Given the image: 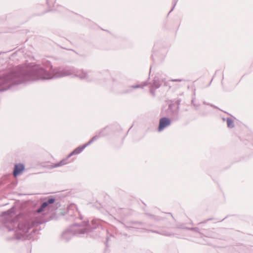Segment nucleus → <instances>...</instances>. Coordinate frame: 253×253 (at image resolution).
I'll use <instances>...</instances> for the list:
<instances>
[{
	"instance_id": "1",
	"label": "nucleus",
	"mask_w": 253,
	"mask_h": 253,
	"mask_svg": "<svg viewBox=\"0 0 253 253\" xmlns=\"http://www.w3.org/2000/svg\"><path fill=\"white\" fill-rule=\"evenodd\" d=\"M51 69V66L49 63L46 66L45 69L42 67L38 68L35 67L34 68V74L36 76L37 79L44 80L63 77L71 76L73 74L81 79H84L86 76V74L82 70L78 71L75 73L71 69H54L52 70V73L47 72H49Z\"/></svg>"
},
{
	"instance_id": "2",
	"label": "nucleus",
	"mask_w": 253,
	"mask_h": 253,
	"mask_svg": "<svg viewBox=\"0 0 253 253\" xmlns=\"http://www.w3.org/2000/svg\"><path fill=\"white\" fill-rule=\"evenodd\" d=\"M55 201L54 198H50L46 202H44L41 207L37 210V212L40 213L49 209V205L53 204Z\"/></svg>"
},
{
	"instance_id": "3",
	"label": "nucleus",
	"mask_w": 253,
	"mask_h": 253,
	"mask_svg": "<svg viewBox=\"0 0 253 253\" xmlns=\"http://www.w3.org/2000/svg\"><path fill=\"white\" fill-rule=\"evenodd\" d=\"M170 124V120L167 118H163L160 120V124L159 126V130L161 131L166 127L169 126Z\"/></svg>"
},
{
	"instance_id": "4",
	"label": "nucleus",
	"mask_w": 253,
	"mask_h": 253,
	"mask_svg": "<svg viewBox=\"0 0 253 253\" xmlns=\"http://www.w3.org/2000/svg\"><path fill=\"white\" fill-rule=\"evenodd\" d=\"M95 139V137H93L90 141H89L86 144L84 145L83 146H80L77 148L68 156V157H70L73 155L78 154L80 153L87 146L89 145Z\"/></svg>"
},
{
	"instance_id": "5",
	"label": "nucleus",
	"mask_w": 253,
	"mask_h": 253,
	"mask_svg": "<svg viewBox=\"0 0 253 253\" xmlns=\"http://www.w3.org/2000/svg\"><path fill=\"white\" fill-rule=\"evenodd\" d=\"M24 169V166L23 164H19L15 165L13 174L15 177L21 174Z\"/></svg>"
},
{
	"instance_id": "6",
	"label": "nucleus",
	"mask_w": 253,
	"mask_h": 253,
	"mask_svg": "<svg viewBox=\"0 0 253 253\" xmlns=\"http://www.w3.org/2000/svg\"><path fill=\"white\" fill-rule=\"evenodd\" d=\"M227 123L228 127L232 128L234 126V123L232 120L228 118L227 119Z\"/></svg>"
},
{
	"instance_id": "7",
	"label": "nucleus",
	"mask_w": 253,
	"mask_h": 253,
	"mask_svg": "<svg viewBox=\"0 0 253 253\" xmlns=\"http://www.w3.org/2000/svg\"><path fill=\"white\" fill-rule=\"evenodd\" d=\"M65 162V160H63L60 161L59 163L55 164L53 167H58L63 166V165L66 164V163Z\"/></svg>"
},
{
	"instance_id": "8",
	"label": "nucleus",
	"mask_w": 253,
	"mask_h": 253,
	"mask_svg": "<svg viewBox=\"0 0 253 253\" xmlns=\"http://www.w3.org/2000/svg\"><path fill=\"white\" fill-rule=\"evenodd\" d=\"M68 234H70V232H67L64 233V234H63V237H64V238H65V236H66V235H68Z\"/></svg>"
},
{
	"instance_id": "9",
	"label": "nucleus",
	"mask_w": 253,
	"mask_h": 253,
	"mask_svg": "<svg viewBox=\"0 0 253 253\" xmlns=\"http://www.w3.org/2000/svg\"><path fill=\"white\" fill-rule=\"evenodd\" d=\"M182 80H180V79H176V80H173L172 81L173 82H176V81H181Z\"/></svg>"
},
{
	"instance_id": "10",
	"label": "nucleus",
	"mask_w": 253,
	"mask_h": 253,
	"mask_svg": "<svg viewBox=\"0 0 253 253\" xmlns=\"http://www.w3.org/2000/svg\"><path fill=\"white\" fill-rule=\"evenodd\" d=\"M159 86H160V84H158L155 85V87L158 88L159 87Z\"/></svg>"
},
{
	"instance_id": "11",
	"label": "nucleus",
	"mask_w": 253,
	"mask_h": 253,
	"mask_svg": "<svg viewBox=\"0 0 253 253\" xmlns=\"http://www.w3.org/2000/svg\"><path fill=\"white\" fill-rule=\"evenodd\" d=\"M139 87V85H136V86H134L133 87L134 88H137V87Z\"/></svg>"
},
{
	"instance_id": "12",
	"label": "nucleus",
	"mask_w": 253,
	"mask_h": 253,
	"mask_svg": "<svg viewBox=\"0 0 253 253\" xmlns=\"http://www.w3.org/2000/svg\"><path fill=\"white\" fill-rule=\"evenodd\" d=\"M36 79V78H32V80H35Z\"/></svg>"
}]
</instances>
